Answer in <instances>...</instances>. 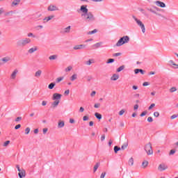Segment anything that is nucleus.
Here are the masks:
<instances>
[{
    "instance_id": "nucleus-1",
    "label": "nucleus",
    "mask_w": 178,
    "mask_h": 178,
    "mask_svg": "<svg viewBox=\"0 0 178 178\" xmlns=\"http://www.w3.org/2000/svg\"><path fill=\"white\" fill-rule=\"evenodd\" d=\"M81 12H82V17H83L85 22L86 23H91L92 22L95 21V17L93 15L92 13H88V8H87V6H81L80 8Z\"/></svg>"
},
{
    "instance_id": "nucleus-2",
    "label": "nucleus",
    "mask_w": 178,
    "mask_h": 178,
    "mask_svg": "<svg viewBox=\"0 0 178 178\" xmlns=\"http://www.w3.org/2000/svg\"><path fill=\"white\" fill-rule=\"evenodd\" d=\"M129 41H130V38H129V36H123L117 42L116 47H122L124 44H127Z\"/></svg>"
},
{
    "instance_id": "nucleus-3",
    "label": "nucleus",
    "mask_w": 178,
    "mask_h": 178,
    "mask_svg": "<svg viewBox=\"0 0 178 178\" xmlns=\"http://www.w3.org/2000/svg\"><path fill=\"white\" fill-rule=\"evenodd\" d=\"M145 151L147 155H152L154 154V150H152V144L148 143L145 145Z\"/></svg>"
},
{
    "instance_id": "nucleus-4",
    "label": "nucleus",
    "mask_w": 178,
    "mask_h": 178,
    "mask_svg": "<svg viewBox=\"0 0 178 178\" xmlns=\"http://www.w3.org/2000/svg\"><path fill=\"white\" fill-rule=\"evenodd\" d=\"M134 19L135 20V22H136V24H138V26H139V27H140L142 32L144 33H145V26L144 25V24L143 23V22H141V20L138 19L137 17H133Z\"/></svg>"
},
{
    "instance_id": "nucleus-5",
    "label": "nucleus",
    "mask_w": 178,
    "mask_h": 178,
    "mask_svg": "<svg viewBox=\"0 0 178 178\" xmlns=\"http://www.w3.org/2000/svg\"><path fill=\"white\" fill-rule=\"evenodd\" d=\"M30 42H31V39L26 38L18 41L17 44L22 47H26V45L30 44Z\"/></svg>"
},
{
    "instance_id": "nucleus-6",
    "label": "nucleus",
    "mask_w": 178,
    "mask_h": 178,
    "mask_svg": "<svg viewBox=\"0 0 178 178\" xmlns=\"http://www.w3.org/2000/svg\"><path fill=\"white\" fill-rule=\"evenodd\" d=\"M147 10L154 15H158L156 12H159V8L155 6H153L152 8H147Z\"/></svg>"
},
{
    "instance_id": "nucleus-7",
    "label": "nucleus",
    "mask_w": 178,
    "mask_h": 178,
    "mask_svg": "<svg viewBox=\"0 0 178 178\" xmlns=\"http://www.w3.org/2000/svg\"><path fill=\"white\" fill-rule=\"evenodd\" d=\"M60 98H62V95L59 93H54L52 97L53 101H60Z\"/></svg>"
},
{
    "instance_id": "nucleus-8",
    "label": "nucleus",
    "mask_w": 178,
    "mask_h": 178,
    "mask_svg": "<svg viewBox=\"0 0 178 178\" xmlns=\"http://www.w3.org/2000/svg\"><path fill=\"white\" fill-rule=\"evenodd\" d=\"M47 10H49V12H55V10H59V8L55 5H50L47 8Z\"/></svg>"
},
{
    "instance_id": "nucleus-9",
    "label": "nucleus",
    "mask_w": 178,
    "mask_h": 178,
    "mask_svg": "<svg viewBox=\"0 0 178 178\" xmlns=\"http://www.w3.org/2000/svg\"><path fill=\"white\" fill-rule=\"evenodd\" d=\"M168 170V166L164 163L160 164L158 167V170H159V172H163V170Z\"/></svg>"
},
{
    "instance_id": "nucleus-10",
    "label": "nucleus",
    "mask_w": 178,
    "mask_h": 178,
    "mask_svg": "<svg viewBox=\"0 0 178 178\" xmlns=\"http://www.w3.org/2000/svg\"><path fill=\"white\" fill-rule=\"evenodd\" d=\"M155 5H156V6H159V8H166V4L161 1H156Z\"/></svg>"
},
{
    "instance_id": "nucleus-11",
    "label": "nucleus",
    "mask_w": 178,
    "mask_h": 178,
    "mask_svg": "<svg viewBox=\"0 0 178 178\" xmlns=\"http://www.w3.org/2000/svg\"><path fill=\"white\" fill-rule=\"evenodd\" d=\"M18 176L19 178L26 177V170L22 168L21 170L19 171Z\"/></svg>"
},
{
    "instance_id": "nucleus-12",
    "label": "nucleus",
    "mask_w": 178,
    "mask_h": 178,
    "mask_svg": "<svg viewBox=\"0 0 178 178\" xmlns=\"http://www.w3.org/2000/svg\"><path fill=\"white\" fill-rule=\"evenodd\" d=\"M10 60H11V59L9 56L3 57L0 60V61L2 62V63H8V62H10Z\"/></svg>"
},
{
    "instance_id": "nucleus-13",
    "label": "nucleus",
    "mask_w": 178,
    "mask_h": 178,
    "mask_svg": "<svg viewBox=\"0 0 178 178\" xmlns=\"http://www.w3.org/2000/svg\"><path fill=\"white\" fill-rule=\"evenodd\" d=\"M19 72V71L17 70H15L11 75H10V79L11 80H15V79H16V76L17 75V73Z\"/></svg>"
},
{
    "instance_id": "nucleus-14",
    "label": "nucleus",
    "mask_w": 178,
    "mask_h": 178,
    "mask_svg": "<svg viewBox=\"0 0 178 178\" xmlns=\"http://www.w3.org/2000/svg\"><path fill=\"white\" fill-rule=\"evenodd\" d=\"M60 102V101L54 100V102L51 104V108H52L53 109H55V108H56V106H58L59 105Z\"/></svg>"
},
{
    "instance_id": "nucleus-15",
    "label": "nucleus",
    "mask_w": 178,
    "mask_h": 178,
    "mask_svg": "<svg viewBox=\"0 0 178 178\" xmlns=\"http://www.w3.org/2000/svg\"><path fill=\"white\" fill-rule=\"evenodd\" d=\"M38 50V48L37 47V46H35V47H31V49H29L28 50V52H29V54H34V52H35Z\"/></svg>"
},
{
    "instance_id": "nucleus-16",
    "label": "nucleus",
    "mask_w": 178,
    "mask_h": 178,
    "mask_svg": "<svg viewBox=\"0 0 178 178\" xmlns=\"http://www.w3.org/2000/svg\"><path fill=\"white\" fill-rule=\"evenodd\" d=\"M83 48H86V44H78L74 47V49H83Z\"/></svg>"
},
{
    "instance_id": "nucleus-17",
    "label": "nucleus",
    "mask_w": 178,
    "mask_h": 178,
    "mask_svg": "<svg viewBox=\"0 0 178 178\" xmlns=\"http://www.w3.org/2000/svg\"><path fill=\"white\" fill-rule=\"evenodd\" d=\"M58 129H62V127H65V121L60 120H58Z\"/></svg>"
},
{
    "instance_id": "nucleus-18",
    "label": "nucleus",
    "mask_w": 178,
    "mask_h": 178,
    "mask_svg": "<svg viewBox=\"0 0 178 178\" xmlns=\"http://www.w3.org/2000/svg\"><path fill=\"white\" fill-rule=\"evenodd\" d=\"M54 17H55V15H50L49 17H44L43 21L44 22V23H47V22H49V20H52Z\"/></svg>"
},
{
    "instance_id": "nucleus-19",
    "label": "nucleus",
    "mask_w": 178,
    "mask_h": 178,
    "mask_svg": "<svg viewBox=\"0 0 178 178\" xmlns=\"http://www.w3.org/2000/svg\"><path fill=\"white\" fill-rule=\"evenodd\" d=\"M111 80L112 81H116V80H119V74H113V76L111 77Z\"/></svg>"
},
{
    "instance_id": "nucleus-20",
    "label": "nucleus",
    "mask_w": 178,
    "mask_h": 178,
    "mask_svg": "<svg viewBox=\"0 0 178 178\" xmlns=\"http://www.w3.org/2000/svg\"><path fill=\"white\" fill-rule=\"evenodd\" d=\"M41 74H42V71L41 70H38L35 73V77H41Z\"/></svg>"
},
{
    "instance_id": "nucleus-21",
    "label": "nucleus",
    "mask_w": 178,
    "mask_h": 178,
    "mask_svg": "<svg viewBox=\"0 0 178 178\" xmlns=\"http://www.w3.org/2000/svg\"><path fill=\"white\" fill-rule=\"evenodd\" d=\"M169 65H170V66H174V67L175 69H178V65L175 63V62H173V60H170L169 61Z\"/></svg>"
},
{
    "instance_id": "nucleus-22",
    "label": "nucleus",
    "mask_w": 178,
    "mask_h": 178,
    "mask_svg": "<svg viewBox=\"0 0 178 178\" xmlns=\"http://www.w3.org/2000/svg\"><path fill=\"white\" fill-rule=\"evenodd\" d=\"M128 165L129 166H133L134 165V159L133 157H131L128 161Z\"/></svg>"
},
{
    "instance_id": "nucleus-23",
    "label": "nucleus",
    "mask_w": 178,
    "mask_h": 178,
    "mask_svg": "<svg viewBox=\"0 0 178 178\" xmlns=\"http://www.w3.org/2000/svg\"><path fill=\"white\" fill-rule=\"evenodd\" d=\"M134 72H135V74H138V73H141V74H144V70L141 69H136Z\"/></svg>"
},
{
    "instance_id": "nucleus-24",
    "label": "nucleus",
    "mask_w": 178,
    "mask_h": 178,
    "mask_svg": "<svg viewBox=\"0 0 178 178\" xmlns=\"http://www.w3.org/2000/svg\"><path fill=\"white\" fill-rule=\"evenodd\" d=\"M87 66H91L92 63H94V59H89L88 61H86Z\"/></svg>"
},
{
    "instance_id": "nucleus-25",
    "label": "nucleus",
    "mask_w": 178,
    "mask_h": 178,
    "mask_svg": "<svg viewBox=\"0 0 178 178\" xmlns=\"http://www.w3.org/2000/svg\"><path fill=\"white\" fill-rule=\"evenodd\" d=\"M72 29V26H69L63 29V33H70V29Z\"/></svg>"
},
{
    "instance_id": "nucleus-26",
    "label": "nucleus",
    "mask_w": 178,
    "mask_h": 178,
    "mask_svg": "<svg viewBox=\"0 0 178 178\" xmlns=\"http://www.w3.org/2000/svg\"><path fill=\"white\" fill-rule=\"evenodd\" d=\"M147 166H148V161H143V163H142V168L143 169H145V168H147Z\"/></svg>"
},
{
    "instance_id": "nucleus-27",
    "label": "nucleus",
    "mask_w": 178,
    "mask_h": 178,
    "mask_svg": "<svg viewBox=\"0 0 178 178\" xmlns=\"http://www.w3.org/2000/svg\"><path fill=\"white\" fill-rule=\"evenodd\" d=\"M19 3H20V0H15L13 1L11 6H16L17 5H19Z\"/></svg>"
},
{
    "instance_id": "nucleus-28",
    "label": "nucleus",
    "mask_w": 178,
    "mask_h": 178,
    "mask_svg": "<svg viewBox=\"0 0 178 178\" xmlns=\"http://www.w3.org/2000/svg\"><path fill=\"white\" fill-rule=\"evenodd\" d=\"M95 118H97V119H98L99 120H101V119H102V115H101L99 113H95Z\"/></svg>"
},
{
    "instance_id": "nucleus-29",
    "label": "nucleus",
    "mask_w": 178,
    "mask_h": 178,
    "mask_svg": "<svg viewBox=\"0 0 178 178\" xmlns=\"http://www.w3.org/2000/svg\"><path fill=\"white\" fill-rule=\"evenodd\" d=\"M71 81H74V80H77V74H74L71 77H70Z\"/></svg>"
},
{
    "instance_id": "nucleus-30",
    "label": "nucleus",
    "mask_w": 178,
    "mask_h": 178,
    "mask_svg": "<svg viewBox=\"0 0 178 178\" xmlns=\"http://www.w3.org/2000/svg\"><path fill=\"white\" fill-rule=\"evenodd\" d=\"M58 58V56L57 55H52V56H50L49 57V59L50 60H55V59H57Z\"/></svg>"
},
{
    "instance_id": "nucleus-31",
    "label": "nucleus",
    "mask_w": 178,
    "mask_h": 178,
    "mask_svg": "<svg viewBox=\"0 0 178 178\" xmlns=\"http://www.w3.org/2000/svg\"><path fill=\"white\" fill-rule=\"evenodd\" d=\"M72 69H73V67H72V65H69L67 67L65 68V72L67 73L70 72V70H72Z\"/></svg>"
},
{
    "instance_id": "nucleus-32",
    "label": "nucleus",
    "mask_w": 178,
    "mask_h": 178,
    "mask_svg": "<svg viewBox=\"0 0 178 178\" xmlns=\"http://www.w3.org/2000/svg\"><path fill=\"white\" fill-rule=\"evenodd\" d=\"M124 67H125L124 65H122V66H120V67H118V68L117 69L118 73L122 72V70H124Z\"/></svg>"
},
{
    "instance_id": "nucleus-33",
    "label": "nucleus",
    "mask_w": 178,
    "mask_h": 178,
    "mask_svg": "<svg viewBox=\"0 0 178 178\" xmlns=\"http://www.w3.org/2000/svg\"><path fill=\"white\" fill-rule=\"evenodd\" d=\"M55 83H51L48 86V88L49 90H52L54 88V87H55Z\"/></svg>"
},
{
    "instance_id": "nucleus-34",
    "label": "nucleus",
    "mask_w": 178,
    "mask_h": 178,
    "mask_svg": "<svg viewBox=\"0 0 178 178\" xmlns=\"http://www.w3.org/2000/svg\"><path fill=\"white\" fill-rule=\"evenodd\" d=\"M118 151H120V147H118V146H115L114 147V152L115 153V154H118Z\"/></svg>"
},
{
    "instance_id": "nucleus-35",
    "label": "nucleus",
    "mask_w": 178,
    "mask_h": 178,
    "mask_svg": "<svg viewBox=\"0 0 178 178\" xmlns=\"http://www.w3.org/2000/svg\"><path fill=\"white\" fill-rule=\"evenodd\" d=\"M99 163H97L96 165L94 166V172H97V169H98V168H99Z\"/></svg>"
},
{
    "instance_id": "nucleus-36",
    "label": "nucleus",
    "mask_w": 178,
    "mask_h": 178,
    "mask_svg": "<svg viewBox=\"0 0 178 178\" xmlns=\"http://www.w3.org/2000/svg\"><path fill=\"white\" fill-rule=\"evenodd\" d=\"M177 91V88L176 87H172L170 89V92H176Z\"/></svg>"
},
{
    "instance_id": "nucleus-37",
    "label": "nucleus",
    "mask_w": 178,
    "mask_h": 178,
    "mask_svg": "<svg viewBox=\"0 0 178 178\" xmlns=\"http://www.w3.org/2000/svg\"><path fill=\"white\" fill-rule=\"evenodd\" d=\"M129 145V144L127 143L123 144L121 147L122 149H126V148H127V146Z\"/></svg>"
},
{
    "instance_id": "nucleus-38",
    "label": "nucleus",
    "mask_w": 178,
    "mask_h": 178,
    "mask_svg": "<svg viewBox=\"0 0 178 178\" xmlns=\"http://www.w3.org/2000/svg\"><path fill=\"white\" fill-rule=\"evenodd\" d=\"M102 45V42H97L94 44V47H95L96 48H99V47H101Z\"/></svg>"
},
{
    "instance_id": "nucleus-39",
    "label": "nucleus",
    "mask_w": 178,
    "mask_h": 178,
    "mask_svg": "<svg viewBox=\"0 0 178 178\" xmlns=\"http://www.w3.org/2000/svg\"><path fill=\"white\" fill-rule=\"evenodd\" d=\"M9 144H10V140H7V141L4 142L3 147H8V145H9Z\"/></svg>"
},
{
    "instance_id": "nucleus-40",
    "label": "nucleus",
    "mask_w": 178,
    "mask_h": 178,
    "mask_svg": "<svg viewBox=\"0 0 178 178\" xmlns=\"http://www.w3.org/2000/svg\"><path fill=\"white\" fill-rule=\"evenodd\" d=\"M153 115L154 118H159V112L158 111L154 112Z\"/></svg>"
},
{
    "instance_id": "nucleus-41",
    "label": "nucleus",
    "mask_w": 178,
    "mask_h": 178,
    "mask_svg": "<svg viewBox=\"0 0 178 178\" xmlns=\"http://www.w3.org/2000/svg\"><path fill=\"white\" fill-rule=\"evenodd\" d=\"M147 122H149V123H152V122H154V119H152V117H148Z\"/></svg>"
},
{
    "instance_id": "nucleus-42",
    "label": "nucleus",
    "mask_w": 178,
    "mask_h": 178,
    "mask_svg": "<svg viewBox=\"0 0 178 178\" xmlns=\"http://www.w3.org/2000/svg\"><path fill=\"white\" fill-rule=\"evenodd\" d=\"M95 33H97V29H94V30L92 31H89V32L88 33V34H89V35L95 34Z\"/></svg>"
},
{
    "instance_id": "nucleus-43",
    "label": "nucleus",
    "mask_w": 178,
    "mask_h": 178,
    "mask_svg": "<svg viewBox=\"0 0 178 178\" xmlns=\"http://www.w3.org/2000/svg\"><path fill=\"white\" fill-rule=\"evenodd\" d=\"M113 62H115V59L113 58H109L106 63H113Z\"/></svg>"
},
{
    "instance_id": "nucleus-44",
    "label": "nucleus",
    "mask_w": 178,
    "mask_h": 178,
    "mask_svg": "<svg viewBox=\"0 0 178 178\" xmlns=\"http://www.w3.org/2000/svg\"><path fill=\"white\" fill-rule=\"evenodd\" d=\"M124 109H122L120 112H119V115L120 116H122V115L124 114Z\"/></svg>"
},
{
    "instance_id": "nucleus-45",
    "label": "nucleus",
    "mask_w": 178,
    "mask_h": 178,
    "mask_svg": "<svg viewBox=\"0 0 178 178\" xmlns=\"http://www.w3.org/2000/svg\"><path fill=\"white\" fill-rule=\"evenodd\" d=\"M28 37H32L33 38H35V35H34V34H33V33H29Z\"/></svg>"
},
{
    "instance_id": "nucleus-46",
    "label": "nucleus",
    "mask_w": 178,
    "mask_h": 178,
    "mask_svg": "<svg viewBox=\"0 0 178 178\" xmlns=\"http://www.w3.org/2000/svg\"><path fill=\"white\" fill-rule=\"evenodd\" d=\"M62 80H63V77H58L56 79L57 83H60V81H62Z\"/></svg>"
},
{
    "instance_id": "nucleus-47",
    "label": "nucleus",
    "mask_w": 178,
    "mask_h": 178,
    "mask_svg": "<svg viewBox=\"0 0 178 178\" xmlns=\"http://www.w3.org/2000/svg\"><path fill=\"white\" fill-rule=\"evenodd\" d=\"M30 133V128L27 127L25 129V134H29Z\"/></svg>"
},
{
    "instance_id": "nucleus-48",
    "label": "nucleus",
    "mask_w": 178,
    "mask_h": 178,
    "mask_svg": "<svg viewBox=\"0 0 178 178\" xmlns=\"http://www.w3.org/2000/svg\"><path fill=\"white\" fill-rule=\"evenodd\" d=\"M94 106H95V108H99V106H101V104L96 103V104H95Z\"/></svg>"
},
{
    "instance_id": "nucleus-49",
    "label": "nucleus",
    "mask_w": 178,
    "mask_h": 178,
    "mask_svg": "<svg viewBox=\"0 0 178 178\" xmlns=\"http://www.w3.org/2000/svg\"><path fill=\"white\" fill-rule=\"evenodd\" d=\"M43 131V134H47V131H48V128H44L42 129Z\"/></svg>"
},
{
    "instance_id": "nucleus-50",
    "label": "nucleus",
    "mask_w": 178,
    "mask_h": 178,
    "mask_svg": "<svg viewBox=\"0 0 178 178\" xmlns=\"http://www.w3.org/2000/svg\"><path fill=\"white\" fill-rule=\"evenodd\" d=\"M175 153H176V150H175V149H171L170 151V155H173Z\"/></svg>"
},
{
    "instance_id": "nucleus-51",
    "label": "nucleus",
    "mask_w": 178,
    "mask_h": 178,
    "mask_svg": "<svg viewBox=\"0 0 178 178\" xmlns=\"http://www.w3.org/2000/svg\"><path fill=\"white\" fill-rule=\"evenodd\" d=\"M83 122H86V121L88 120V116H87V115L83 116Z\"/></svg>"
},
{
    "instance_id": "nucleus-52",
    "label": "nucleus",
    "mask_w": 178,
    "mask_h": 178,
    "mask_svg": "<svg viewBox=\"0 0 178 178\" xmlns=\"http://www.w3.org/2000/svg\"><path fill=\"white\" fill-rule=\"evenodd\" d=\"M20 127H22V125L20 124H19L15 127V130H17V129H20Z\"/></svg>"
},
{
    "instance_id": "nucleus-53",
    "label": "nucleus",
    "mask_w": 178,
    "mask_h": 178,
    "mask_svg": "<svg viewBox=\"0 0 178 178\" xmlns=\"http://www.w3.org/2000/svg\"><path fill=\"white\" fill-rule=\"evenodd\" d=\"M155 106V104H152L149 106V111H151V109H152V108H154Z\"/></svg>"
},
{
    "instance_id": "nucleus-54",
    "label": "nucleus",
    "mask_w": 178,
    "mask_h": 178,
    "mask_svg": "<svg viewBox=\"0 0 178 178\" xmlns=\"http://www.w3.org/2000/svg\"><path fill=\"white\" fill-rule=\"evenodd\" d=\"M5 15L6 16H10V15H13V11H10L8 13H6Z\"/></svg>"
},
{
    "instance_id": "nucleus-55",
    "label": "nucleus",
    "mask_w": 178,
    "mask_h": 178,
    "mask_svg": "<svg viewBox=\"0 0 178 178\" xmlns=\"http://www.w3.org/2000/svg\"><path fill=\"white\" fill-rule=\"evenodd\" d=\"M143 87H147V86H149V83L148 82H144L143 83Z\"/></svg>"
},
{
    "instance_id": "nucleus-56",
    "label": "nucleus",
    "mask_w": 178,
    "mask_h": 178,
    "mask_svg": "<svg viewBox=\"0 0 178 178\" xmlns=\"http://www.w3.org/2000/svg\"><path fill=\"white\" fill-rule=\"evenodd\" d=\"M64 94H65V95H69V94H70V90H65V92H64Z\"/></svg>"
},
{
    "instance_id": "nucleus-57",
    "label": "nucleus",
    "mask_w": 178,
    "mask_h": 178,
    "mask_svg": "<svg viewBox=\"0 0 178 178\" xmlns=\"http://www.w3.org/2000/svg\"><path fill=\"white\" fill-rule=\"evenodd\" d=\"M106 138V136H105V134H103L102 136H101V141H104Z\"/></svg>"
},
{
    "instance_id": "nucleus-58",
    "label": "nucleus",
    "mask_w": 178,
    "mask_h": 178,
    "mask_svg": "<svg viewBox=\"0 0 178 178\" xmlns=\"http://www.w3.org/2000/svg\"><path fill=\"white\" fill-rule=\"evenodd\" d=\"M122 55V53H115L113 54V56H120Z\"/></svg>"
},
{
    "instance_id": "nucleus-59",
    "label": "nucleus",
    "mask_w": 178,
    "mask_h": 178,
    "mask_svg": "<svg viewBox=\"0 0 178 178\" xmlns=\"http://www.w3.org/2000/svg\"><path fill=\"white\" fill-rule=\"evenodd\" d=\"M106 175V173H105V172L102 173L100 178H104Z\"/></svg>"
},
{
    "instance_id": "nucleus-60",
    "label": "nucleus",
    "mask_w": 178,
    "mask_h": 178,
    "mask_svg": "<svg viewBox=\"0 0 178 178\" xmlns=\"http://www.w3.org/2000/svg\"><path fill=\"white\" fill-rule=\"evenodd\" d=\"M145 115H147V111H143V112L140 114V116H141V117L145 116Z\"/></svg>"
},
{
    "instance_id": "nucleus-61",
    "label": "nucleus",
    "mask_w": 178,
    "mask_h": 178,
    "mask_svg": "<svg viewBox=\"0 0 178 178\" xmlns=\"http://www.w3.org/2000/svg\"><path fill=\"white\" fill-rule=\"evenodd\" d=\"M19 120H22V117H17V118L15 119V122H19Z\"/></svg>"
},
{
    "instance_id": "nucleus-62",
    "label": "nucleus",
    "mask_w": 178,
    "mask_h": 178,
    "mask_svg": "<svg viewBox=\"0 0 178 178\" xmlns=\"http://www.w3.org/2000/svg\"><path fill=\"white\" fill-rule=\"evenodd\" d=\"M95 94H97V92L95 91H92L90 95L91 97H95Z\"/></svg>"
},
{
    "instance_id": "nucleus-63",
    "label": "nucleus",
    "mask_w": 178,
    "mask_h": 178,
    "mask_svg": "<svg viewBox=\"0 0 178 178\" xmlns=\"http://www.w3.org/2000/svg\"><path fill=\"white\" fill-rule=\"evenodd\" d=\"M176 118H177V115H172V116H171V119H176Z\"/></svg>"
},
{
    "instance_id": "nucleus-64",
    "label": "nucleus",
    "mask_w": 178,
    "mask_h": 178,
    "mask_svg": "<svg viewBox=\"0 0 178 178\" xmlns=\"http://www.w3.org/2000/svg\"><path fill=\"white\" fill-rule=\"evenodd\" d=\"M42 106H45V105H47V102L42 101Z\"/></svg>"
}]
</instances>
